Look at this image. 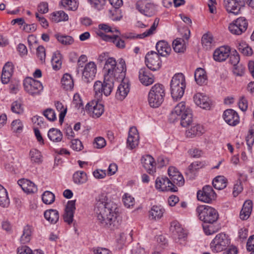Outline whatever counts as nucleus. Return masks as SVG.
I'll list each match as a JSON object with an SVG mask.
<instances>
[{
  "instance_id": "obj_1",
  "label": "nucleus",
  "mask_w": 254,
  "mask_h": 254,
  "mask_svg": "<svg viewBox=\"0 0 254 254\" xmlns=\"http://www.w3.org/2000/svg\"><path fill=\"white\" fill-rule=\"evenodd\" d=\"M127 68L125 61L121 59L119 63L113 58L106 60L103 71L104 72V82L96 81L94 84V90L98 100L102 97L104 94L108 96L111 93L116 79L121 80L116 93V97L123 100L128 94L130 88L128 80L125 78Z\"/></svg>"
},
{
  "instance_id": "obj_2",
  "label": "nucleus",
  "mask_w": 254,
  "mask_h": 254,
  "mask_svg": "<svg viewBox=\"0 0 254 254\" xmlns=\"http://www.w3.org/2000/svg\"><path fill=\"white\" fill-rule=\"evenodd\" d=\"M94 211L99 222L106 228L114 230L118 229L121 224L122 220L119 209L113 201L98 200L95 204Z\"/></svg>"
},
{
  "instance_id": "obj_3",
  "label": "nucleus",
  "mask_w": 254,
  "mask_h": 254,
  "mask_svg": "<svg viewBox=\"0 0 254 254\" xmlns=\"http://www.w3.org/2000/svg\"><path fill=\"white\" fill-rule=\"evenodd\" d=\"M171 93L174 100L180 99L186 88L185 77L182 73L176 74L172 78L171 84Z\"/></svg>"
},
{
  "instance_id": "obj_4",
  "label": "nucleus",
  "mask_w": 254,
  "mask_h": 254,
  "mask_svg": "<svg viewBox=\"0 0 254 254\" xmlns=\"http://www.w3.org/2000/svg\"><path fill=\"white\" fill-rule=\"evenodd\" d=\"M165 95L164 86L161 84H156L150 90L148 95L149 105L152 108H158L163 103Z\"/></svg>"
},
{
  "instance_id": "obj_5",
  "label": "nucleus",
  "mask_w": 254,
  "mask_h": 254,
  "mask_svg": "<svg viewBox=\"0 0 254 254\" xmlns=\"http://www.w3.org/2000/svg\"><path fill=\"white\" fill-rule=\"evenodd\" d=\"M196 211L199 219L205 223L212 224L218 219V212L211 206L206 205H199Z\"/></svg>"
},
{
  "instance_id": "obj_6",
  "label": "nucleus",
  "mask_w": 254,
  "mask_h": 254,
  "mask_svg": "<svg viewBox=\"0 0 254 254\" xmlns=\"http://www.w3.org/2000/svg\"><path fill=\"white\" fill-rule=\"evenodd\" d=\"M226 235L223 233L217 234L210 243L212 251L216 253L223 251L230 244Z\"/></svg>"
},
{
  "instance_id": "obj_7",
  "label": "nucleus",
  "mask_w": 254,
  "mask_h": 254,
  "mask_svg": "<svg viewBox=\"0 0 254 254\" xmlns=\"http://www.w3.org/2000/svg\"><path fill=\"white\" fill-rule=\"evenodd\" d=\"M116 34L112 36L107 35L99 30L97 32V35L103 40L113 43L116 46L120 49L125 47V41L122 39L121 33L118 29H115Z\"/></svg>"
},
{
  "instance_id": "obj_8",
  "label": "nucleus",
  "mask_w": 254,
  "mask_h": 254,
  "mask_svg": "<svg viewBox=\"0 0 254 254\" xmlns=\"http://www.w3.org/2000/svg\"><path fill=\"white\" fill-rule=\"evenodd\" d=\"M23 84L25 91L32 95L39 94L43 89V86L39 81L30 77L26 78Z\"/></svg>"
},
{
  "instance_id": "obj_9",
  "label": "nucleus",
  "mask_w": 254,
  "mask_h": 254,
  "mask_svg": "<svg viewBox=\"0 0 254 254\" xmlns=\"http://www.w3.org/2000/svg\"><path fill=\"white\" fill-rule=\"evenodd\" d=\"M248 25L247 19L243 17H240L230 24L229 30L231 33L239 35L246 31Z\"/></svg>"
},
{
  "instance_id": "obj_10",
  "label": "nucleus",
  "mask_w": 254,
  "mask_h": 254,
  "mask_svg": "<svg viewBox=\"0 0 254 254\" xmlns=\"http://www.w3.org/2000/svg\"><path fill=\"white\" fill-rule=\"evenodd\" d=\"M198 200L205 203H210L216 197V193L211 186L206 185L197 192Z\"/></svg>"
},
{
  "instance_id": "obj_11",
  "label": "nucleus",
  "mask_w": 254,
  "mask_h": 254,
  "mask_svg": "<svg viewBox=\"0 0 254 254\" xmlns=\"http://www.w3.org/2000/svg\"><path fill=\"white\" fill-rule=\"evenodd\" d=\"M145 64L150 70L155 71L159 69L161 66V61L159 54L154 51L148 53L145 56Z\"/></svg>"
},
{
  "instance_id": "obj_12",
  "label": "nucleus",
  "mask_w": 254,
  "mask_h": 254,
  "mask_svg": "<svg viewBox=\"0 0 254 254\" xmlns=\"http://www.w3.org/2000/svg\"><path fill=\"white\" fill-rule=\"evenodd\" d=\"M156 189L160 191H170L176 192L178 190L176 186H173L170 180L167 177H159L155 181Z\"/></svg>"
},
{
  "instance_id": "obj_13",
  "label": "nucleus",
  "mask_w": 254,
  "mask_h": 254,
  "mask_svg": "<svg viewBox=\"0 0 254 254\" xmlns=\"http://www.w3.org/2000/svg\"><path fill=\"white\" fill-rule=\"evenodd\" d=\"M97 72L96 64L93 62H90L85 64L82 71V80L88 83L93 80Z\"/></svg>"
},
{
  "instance_id": "obj_14",
  "label": "nucleus",
  "mask_w": 254,
  "mask_h": 254,
  "mask_svg": "<svg viewBox=\"0 0 254 254\" xmlns=\"http://www.w3.org/2000/svg\"><path fill=\"white\" fill-rule=\"evenodd\" d=\"M224 5L227 11L235 15L240 13L241 8L245 6V0H224Z\"/></svg>"
},
{
  "instance_id": "obj_15",
  "label": "nucleus",
  "mask_w": 254,
  "mask_h": 254,
  "mask_svg": "<svg viewBox=\"0 0 254 254\" xmlns=\"http://www.w3.org/2000/svg\"><path fill=\"white\" fill-rule=\"evenodd\" d=\"M155 5L152 2L147 1L138 2L136 4V8L144 15L152 16L155 12Z\"/></svg>"
},
{
  "instance_id": "obj_16",
  "label": "nucleus",
  "mask_w": 254,
  "mask_h": 254,
  "mask_svg": "<svg viewBox=\"0 0 254 254\" xmlns=\"http://www.w3.org/2000/svg\"><path fill=\"white\" fill-rule=\"evenodd\" d=\"M139 140V134L135 127H130L127 141V146L130 149H133L138 146Z\"/></svg>"
},
{
  "instance_id": "obj_17",
  "label": "nucleus",
  "mask_w": 254,
  "mask_h": 254,
  "mask_svg": "<svg viewBox=\"0 0 254 254\" xmlns=\"http://www.w3.org/2000/svg\"><path fill=\"white\" fill-rule=\"evenodd\" d=\"M138 73L139 80L143 85L149 86L154 82V76L148 68L145 67L140 68Z\"/></svg>"
},
{
  "instance_id": "obj_18",
  "label": "nucleus",
  "mask_w": 254,
  "mask_h": 254,
  "mask_svg": "<svg viewBox=\"0 0 254 254\" xmlns=\"http://www.w3.org/2000/svg\"><path fill=\"white\" fill-rule=\"evenodd\" d=\"M193 101L195 104L203 109H210L211 105V100L205 95L197 93L193 96Z\"/></svg>"
},
{
  "instance_id": "obj_19",
  "label": "nucleus",
  "mask_w": 254,
  "mask_h": 254,
  "mask_svg": "<svg viewBox=\"0 0 254 254\" xmlns=\"http://www.w3.org/2000/svg\"><path fill=\"white\" fill-rule=\"evenodd\" d=\"M223 118L230 126H235L240 122L238 113L232 109H227L223 113Z\"/></svg>"
},
{
  "instance_id": "obj_20",
  "label": "nucleus",
  "mask_w": 254,
  "mask_h": 254,
  "mask_svg": "<svg viewBox=\"0 0 254 254\" xmlns=\"http://www.w3.org/2000/svg\"><path fill=\"white\" fill-rule=\"evenodd\" d=\"M75 200L68 201L63 215L64 221L68 224H71L73 221V215L75 210Z\"/></svg>"
},
{
  "instance_id": "obj_21",
  "label": "nucleus",
  "mask_w": 254,
  "mask_h": 254,
  "mask_svg": "<svg viewBox=\"0 0 254 254\" xmlns=\"http://www.w3.org/2000/svg\"><path fill=\"white\" fill-rule=\"evenodd\" d=\"M189 108H186L185 103L181 102L177 104L171 112L170 115L169 120L171 122H174L178 120H180V118L182 115L186 112V111Z\"/></svg>"
},
{
  "instance_id": "obj_22",
  "label": "nucleus",
  "mask_w": 254,
  "mask_h": 254,
  "mask_svg": "<svg viewBox=\"0 0 254 254\" xmlns=\"http://www.w3.org/2000/svg\"><path fill=\"white\" fill-rule=\"evenodd\" d=\"M229 47L222 46L216 49L213 53V59L215 61L221 62L225 61L229 56Z\"/></svg>"
},
{
  "instance_id": "obj_23",
  "label": "nucleus",
  "mask_w": 254,
  "mask_h": 254,
  "mask_svg": "<svg viewBox=\"0 0 254 254\" xmlns=\"http://www.w3.org/2000/svg\"><path fill=\"white\" fill-rule=\"evenodd\" d=\"M141 163L149 174H153L156 172V163L151 155H147L142 157Z\"/></svg>"
},
{
  "instance_id": "obj_24",
  "label": "nucleus",
  "mask_w": 254,
  "mask_h": 254,
  "mask_svg": "<svg viewBox=\"0 0 254 254\" xmlns=\"http://www.w3.org/2000/svg\"><path fill=\"white\" fill-rule=\"evenodd\" d=\"M18 184L21 187L22 190L27 193H34L37 191L36 185L27 179H20L17 182Z\"/></svg>"
},
{
  "instance_id": "obj_25",
  "label": "nucleus",
  "mask_w": 254,
  "mask_h": 254,
  "mask_svg": "<svg viewBox=\"0 0 254 254\" xmlns=\"http://www.w3.org/2000/svg\"><path fill=\"white\" fill-rule=\"evenodd\" d=\"M12 71V63L7 62L4 65L2 71L1 80L3 84H7L9 82Z\"/></svg>"
},
{
  "instance_id": "obj_26",
  "label": "nucleus",
  "mask_w": 254,
  "mask_h": 254,
  "mask_svg": "<svg viewBox=\"0 0 254 254\" xmlns=\"http://www.w3.org/2000/svg\"><path fill=\"white\" fill-rule=\"evenodd\" d=\"M156 49L159 55L163 57H166L170 54L171 49L168 43L161 40L158 42L156 45Z\"/></svg>"
},
{
  "instance_id": "obj_27",
  "label": "nucleus",
  "mask_w": 254,
  "mask_h": 254,
  "mask_svg": "<svg viewBox=\"0 0 254 254\" xmlns=\"http://www.w3.org/2000/svg\"><path fill=\"white\" fill-rule=\"evenodd\" d=\"M203 164L201 162L195 161L192 162L186 171V175L188 176L190 179H192L194 178L195 172L202 168Z\"/></svg>"
},
{
  "instance_id": "obj_28",
  "label": "nucleus",
  "mask_w": 254,
  "mask_h": 254,
  "mask_svg": "<svg viewBox=\"0 0 254 254\" xmlns=\"http://www.w3.org/2000/svg\"><path fill=\"white\" fill-rule=\"evenodd\" d=\"M171 230L173 231L174 235H176L179 240L184 239L187 237V234L185 232L184 229L176 221L171 223Z\"/></svg>"
},
{
  "instance_id": "obj_29",
  "label": "nucleus",
  "mask_w": 254,
  "mask_h": 254,
  "mask_svg": "<svg viewBox=\"0 0 254 254\" xmlns=\"http://www.w3.org/2000/svg\"><path fill=\"white\" fill-rule=\"evenodd\" d=\"M164 211V209L161 206L154 205L149 211V218L151 219L159 220L163 216Z\"/></svg>"
},
{
  "instance_id": "obj_30",
  "label": "nucleus",
  "mask_w": 254,
  "mask_h": 254,
  "mask_svg": "<svg viewBox=\"0 0 254 254\" xmlns=\"http://www.w3.org/2000/svg\"><path fill=\"white\" fill-rule=\"evenodd\" d=\"M62 86L66 90H71L74 86L73 80L68 73L64 74L61 79Z\"/></svg>"
},
{
  "instance_id": "obj_31",
  "label": "nucleus",
  "mask_w": 254,
  "mask_h": 254,
  "mask_svg": "<svg viewBox=\"0 0 254 254\" xmlns=\"http://www.w3.org/2000/svg\"><path fill=\"white\" fill-rule=\"evenodd\" d=\"M181 125L184 127H187L190 126L192 122V115L191 110L188 109L182 115L180 118Z\"/></svg>"
},
{
  "instance_id": "obj_32",
  "label": "nucleus",
  "mask_w": 254,
  "mask_h": 254,
  "mask_svg": "<svg viewBox=\"0 0 254 254\" xmlns=\"http://www.w3.org/2000/svg\"><path fill=\"white\" fill-rule=\"evenodd\" d=\"M44 217L51 223L55 224L59 220V214L57 210H47L44 212Z\"/></svg>"
},
{
  "instance_id": "obj_33",
  "label": "nucleus",
  "mask_w": 254,
  "mask_h": 254,
  "mask_svg": "<svg viewBox=\"0 0 254 254\" xmlns=\"http://www.w3.org/2000/svg\"><path fill=\"white\" fill-rule=\"evenodd\" d=\"M48 136L51 141L55 142H59L63 138V133L59 129L52 128L48 131Z\"/></svg>"
},
{
  "instance_id": "obj_34",
  "label": "nucleus",
  "mask_w": 254,
  "mask_h": 254,
  "mask_svg": "<svg viewBox=\"0 0 254 254\" xmlns=\"http://www.w3.org/2000/svg\"><path fill=\"white\" fill-rule=\"evenodd\" d=\"M194 78L198 84L202 85L204 84L207 80L205 70L202 68H197L194 73Z\"/></svg>"
},
{
  "instance_id": "obj_35",
  "label": "nucleus",
  "mask_w": 254,
  "mask_h": 254,
  "mask_svg": "<svg viewBox=\"0 0 254 254\" xmlns=\"http://www.w3.org/2000/svg\"><path fill=\"white\" fill-rule=\"evenodd\" d=\"M190 129H188L186 132V134L188 137H193L196 135H199L202 133V127L198 124H193Z\"/></svg>"
},
{
  "instance_id": "obj_36",
  "label": "nucleus",
  "mask_w": 254,
  "mask_h": 254,
  "mask_svg": "<svg viewBox=\"0 0 254 254\" xmlns=\"http://www.w3.org/2000/svg\"><path fill=\"white\" fill-rule=\"evenodd\" d=\"M72 179L75 184L81 185L85 183L88 179L85 172L84 171H77L73 174Z\"/></svg>"
},
{
  "instance_id": "obj_37",
  "label": "nucleus",
  "mask_w": 254,
  "mask_h": 254,
  "mask_svg": "<svg viewBox=\"0 0 254 254\" xmlns=\"http://www.w3.org/2000/svg\"><path fill=\"white\" fill-rule=\"evenodd\" d=\"M212 184L215 189L219 190H222L226 187L227 180L223 176H218L215 178Z\"/></svg>"
},
{
  "instance_id": "obj_38",
  "label": "nucleus",
  "mask_w": 254,
  "mask_h": 254,
  "mask_svg": "<svg viewBox=\"0 0 254 254\" xmlns=\"http://www.w3.org/2000/svg\"><path fill=\"white\" fill-rule=\"evenodd\" d=\"M51 18L53 21L58 23L61 21H67L68 16L64 11L60 10L52 13Z\"/></svg>"
},
{
  "instance_id": "obj_39",
  "label": "nucleus",
  "mask_w": 254,
  "mask_h": 254,
  "mask_svg": "<svg viewBox=\"0 0 254 254\" xmlns=\"http://www.w3.org/2000/svg\"><path fill=\"white\" fill-rule=\"evenodd\" d=\"M95 95H96V93L95 92ZM95 98L97 99V101H94V104L95 103V105H93V109H92V113H93V117L98 118L104 112V106L103 105L99 103V101L101 100L102 98L98 100L95 96Z\"/></svg>"
},
{
  "instance_id": "obj_40",
  "label": "nucleus",
  "mask_w": 254,
  "mask_h": 254,
  "mask_svg": "<svg viewBox=\"0 0 254 254\" xmlns=\"http://www.w3.org/2000/svg\"><path fill=\"white\" fill-rule=\"evenodd\" d=\"M247 180V175H241L240 178L239 179L234 186L233 194L235 197L237 196L243 190V187L242 182V181H246Z\"/></svg>"
},
{
  "instance_id": "obj_41",
  "label": "nucleus",
  "mask_w": 254,
  "mask_h": 254,
  "mask_svg": "<svg viewBox=\"0 0 254 254\" xmlns=\"http://www.w3.org/2000/svg\"><path fill=\"white\" fill-rule=\"evenodd\" d=\"M55 37L59 43L65 46L70 45L74 42L73 38L70 36L62 35L58 33L55 34Z\"/></svg>"
},
{
  "instance_id": "obj_42",
  "label": "nucleus",
  "mask_w": 254,
  "mask_h": 254,
  "mask_svg": "<svg viewBox=\"0 0 254 254\" xmlns=\"http://www.w3.org/2000/svg\"><path fill=\"white\" fill-rule=\"evenodd\" d=\"M173 47L176 53H184L186 50L184 40L182 38H177L173 42Z\"/></svg>"
},
{
  "instance_id": "obj_43",
  "label": "nucleus",
  "mask_w": 254,
  "mask_h": 254,
  "mask_svg": "<svg viewBox=\"0 0 254 254\" xmlns=\"http://www.w3.org/2000/svg\"><path fill=\"white\" fill-rule=\"evenodd\" d=\"M32 228L30 226L27 225L24 227L23 234L20 238V242L25 244L28 243L31 240Z\"/></svg>"
},
{
  "instance_id": "obj_44",
  "label": "nucleus",
  "mask_w": 254,
  "mask_h": 254,
  "mask_svg": "<svg viewBox=\"0 0 254 254\" xmlns=\"http://www.w3.org/2000/svg\"><path fill=\"white\" fill-rule=\"evenodd\" d=\"M61 4L68 10L74 11L77 9L78 3L76 0H62Z\"/></svg>"
},
{
  "instance_id": "obj_45",
  "label": "nucleus",
  "mask_w": 254,
  "mask_h": 254,
  "mask_svg": "<svg viewBox=\"0 0 254 254\" xmlns=\"http://www.w3.org/2000/svg\"><path fill=\"white\" fill-rule=\"evenodd\" d=\"M159 22V19L157 18H155L154 20V21L151 26L150 28L147 30H146L145 32H143L142 34H139L137 36V37L139 38H143L144 37L149 36L151 35H152L154 31L156 30L158 23Z\"/></svg>"
},
{
  "instance_id": "obj_46",
  "label": "nucleus",
  "mask_w": 254,
  "mask_h": 254,
  "mask_svg": "<svg viewBox=\"0 0 254 254\" xmlns=\"http://www.w3.org/2000/svg\"><path fill=\"white\" fill-rule=\"evenodd\" d=\"M51 63L54 69L57 70L61 67V55L60 53L58 52L54 54L51 60Z\"/></svg>"
},
{
  "instance_id": "obj_47",
  "label": "nucleus",
  "mask_w": 254,
  "mask_h": 254,
  "mask_svg": "<svg viewBox=\"0 0 254 254\" xmlns=\"http://www.w3.org/2000/svg\"><path fill=\"white\" fill-rule=\"evenodd\" d=\"M238 49L245 56H250L253 54L252 48L245 42L240 43L238 46Z\"/></svg>"
},
{
  "instance_id": "obj_48",
  "label": "nucleus",
  "mask_w": 254,
  "mask_h": 254,
  "mask_svg": "<svg viewBox=\"0 0 254 254\" xmlns=\"http://www.w3.org/2000/svg\"><path fill=\"white\" fill-rule=\"evenodd\" d=\"M212 36L209 34H205L201 38V43L204 48L206 50L210 49L213 43Z\"/></svg>"
},
{
  "instance_id": "obj_49",
  "label": "nucleus",
  "mask_w": 254,
  "mask_h": 254,
  "mask_svg": "<svg viewBox=\"0 0 254 254\" xmlns=\"http://www.w3.org/2000/svg\"><path fill=\"white\" fill-rule=\"evenodd\" d=\"M17 254H44L41 251L38 250L32 251L29 247L24 246L17 249Z\"/></svg>"
},
{
  "instance_id": "obj_50",
  "label": "nucleus",
  "mask_w": 254,
  "mask_h": 254,
  "mask_svg": "<svg viewBox=\"0 0 254 254\" xmlns=\"http://www.w3.org/2000/svg\"><path fill=\"white\" fill-rule=\"evenodd\" d=\"M170 180V182L173 184V186H176L175 185H177L179 187H181L183 186L185 183V180L181 173L176 176H172V178Z\"/></svg>"
},
{
  "instance_id": "obj_51",
  "label": "nucleus",
  "mask_w": 254,
  "mask_h": 254,
  "mask_svg": "<svg viewBox=\"0 0 254 254\" xmlns=\"http://www.w3.org/2000/svg\"><path fill=\"white\" fill-rule=\"evenodd\" d=\"M55 195L50 191H45L42 196L43 202L46 204H52L55 201Z\"/></svg>"
},
{
  "instance_id": "obj_52",
  "label": "nucleus",
  "mask_w": 254,
  "mask_h": 254,
  "mask_svg": "<svg viewBox=\"0 0 254 254\" xmlns=\"http://www.w3.org/2000/svg\"><path fill=\"white\" fill-rule=\"evenodd\" d=\"M30 156L31 161L35 163L39 164L42 161L40 152L36 149L31 150L30 151Z\"/></svg>"
},
{
  "instance_id": "obj_53",
  "label": "nucleus",
  "mask_w": 254,
  "mask_h": 254,
  "mask_svg": "<svg viewBox=\"0 0 254 254\" xmlns=\"http://www.w3.org/2000/svg\"><path fill=\"white\" fill-rule=\"evenodd\" d=\"M123 201L125 205L129 208L132 206L134 204V199L130 195L125 193L123 197Z\"/></svg>"
},
{
  "instance_id": "obj_54",
  "label": "nucleus",
  "mask_w": 254,
  "mask_h": 254,
  "mask_svg": "<svg viewBox=\"0 0 254 254\" xmlns=\"http://www.w3.org/2000/svg\"><path fill=\"white\" fill-rule=\"evenodd\" d=\"M11 111L15 113L20 114L23 113V110L20 101H15L13 102L11 106Z\"/></svg>"
},
{
  "instance_id": "obj_55",
  "label": "nucleus",
  "mask_w": 254,
  "mask_h": 254,
  "mask_svg": "<svg viewBox=\"0 0 254 254\" xmlns=\"http://www.w3.org/2000/svg\"><path fill=\"white\" fill-rule=\"evenodd\" d=\"M245 68L241 64H238L233 66V72L236 76H242L244 74Z\"/></svg>"
},
{
  "instance_id": "obj_56",
  "label": "nucleus",
  "mask_w": 254,
  "mask_h": 254,
  "mask_svg": "<svg viewBox=\"0 0 254 254\" xmlns=\"http://www.w3.org/2000/svg\"><path fill=\"white\" fill-rule=\"evenodd\" d=\"M109 12L110 13V17L113 21H119L122 17L121 11L119 9L114 8L110 10Z\"/></svg>"
},
{
  "instance_id": "obj_57",
  "label": "nucleus",
  "mask_w": 254,
  "mask_h": 254,
  "mask_svg": "<svg viewBox=\"0 0 254 254\" xmlns=\"http://www.w3.org/2000/svg\"><path fill=\"white\" fill-rule=\"evenodd\" d=\"M43 115L50 121H54L56 119L55 111L50 108L45 110L43 112Z\"/></svg>"
},
{
  "instance_id": "obj_58",
  "label": "nucleus",
  "mask_w": 254,
  "mask_h": 254,
  "mask_svg": "<svg viewBox=\"0 0 254 254\" xmlns=\"http://www.w3.org/2000/svg\"><path fill=\"white\" fill-rule=\"evenodd\" d=\"M229 63L233 66L240 63V56L235 51L231 55L229 54Z\"/></svg>"
},
{
  "instance_id": "obj_59",
  "label": "nucleus",
  "mask_w": 254,
  "mask_h": 254,
  "mask_svg": "<svg viewBox=\"0 0 254 254\" xmlns=\"http://www.w3.org/2000/svg\"><path fill=\"white\" fill-rule=\"evenodd\" d=\"M246 141L249 149H251L254 143V131L252 129H250L249 130V133L246 137Z\"/></svg>"
},
{
  "instance_id": "obj_60",
  "label": "nucleus",
  "mask_w": 254,
  "mask_h": 254,
  "mask_svg": "<svg viewBox=\"0 0 254 254\" xmlns=\"http://www.w3.org/2000/svg\"><path fill=\"white\" fill-rule=\"evenodd\" d=\"M37 56L39 58L41 62L44 63L45 61L46 52L44 47L40 46L37 48Z\"/></svg>"
},
{
  "instance_id": "obj_61",
  "label": "nucleus",
  "mask_w": 254,
  "mask_h": 254,
  "mask_svg": "<svg viewBox=\"0 0 254 254\" xmlns=\"http://www.w3.org/2000/svg\"><path fill=\"white\" fill-rule=\"evenodd\" d=\"M12 128L14 131L19 132L23 128V125L20 120H15L11 123Z\"/></svg>"
},
{
  "instance_id": "obj_62",
  "label": "nucleus",
  "mask_w": 254,
  "mask_h": 254,
  "mask_svg": "<svg viewBox=\"0 0 254 254\" xmlns=\"http://www.w3.org/2000/svg\"><path fill=\"white\" fill-rule=\"evenodd\" d=\"M71 147L75 151H80L83 148V145L78 139H75L71 140Z\"/></svg>"
},
{
  "instance_id": "obj_63",
  "label": "nucleus",
  "mask_w": 254,
  "mask_h": 254,
  "mask_svg": "<svg viewBox=\"0 0 254 254\" xmlns=\"http://www.w3.org/2000/svg\"><path fill=\"white\" fill-rule=\"evenodd\" d=\"M94 144L95 147L102 148L106 145V141L102 137H97L94 139Z\"/></svg>"
},
{
  "instance_id": "obj_64",
  "label": "nucleus",
  "mask_w": 254,
  "mask_h": 254,
  "mask_svg": "<svg viewBox=\"0 0 254 254\" xmlns=\"http://www.w3.org/2000/svg\"><path fill=\"white\" fill-rule=\"evenodd\" d=\"M73 104L75 105V107L79 109L80 108L83 109V105L81 100V99L78 94H75L73 96Z\"/></svg>"
}]
</instances>
